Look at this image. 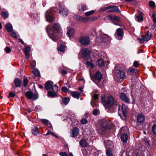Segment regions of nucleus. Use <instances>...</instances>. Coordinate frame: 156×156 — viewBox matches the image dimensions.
Masks as SVG:
<instances>
[{
	"instance_id": "4c0bfd02",
	"label": "nucleus",
	"mask_w": 156,
	"mask_h": 156,
	"mask_svg": "<svg viewBox=\"0 0 156 156\" xmlns=\"http://www.w3.org/2000/svg\"><path fill=\"white\" fill-rule=\"evenodd\" d=\"M106 153L107 156H114L111 150L109 149L106 151Z\"/></svg>"
},
{
	"instance_id": "5fc2aeb1",
	"label": "nucleus",
	"mask_w": 156,
	"mask_h": 156,
	"mask_svg": "<svg viewBox=\"0 0 156 156\" xmlns=\"http://www.w3.org/2000/svg\"><path fill=\"white\" fill-rule=\"evenodd\" d=\"M136 17L138 19L139 21H142L143 20V17L141 15H139L136 16Z\"/></svg>"
},
{
	"instance_id": "7ed1b4c3",
	"label": "nucleus",
	"mask_w": 156,
	"mask_h": 156,
	"mask_svg": "<svg viewBox=\"0 0 156 156\" xmlns=\"http://www.w3.org/2000/svg\"><path fill=\"white\" fill-rule=\"evenodd\" d=\"M54 12L53 9L47 10L45 14L46 21L49 22L53 21L54 20Z\"/></svg>"
},
{
	"instance_id": "4be33fe9",
	"label": "nucleus",
	"mask_w": 156,
	"mask_h": 156,
	"mask_svg": "<svg viewBox=\"0 0 156 156\" xmlns=\"http://www.w3.org/2000/svg\"><path fill=\"white\" fill-rule=\"evenodd\" d=\"M30 50V48L29 47L27 46L26 47L24 51V53L26 55V58L27 59H28L29 58V53Z\"/></svg>"
},
{
	"instance_id": "603ef678",
	"label": "nucleus",
	"mask_w": 156,
	"mask_h": 156,
	"mask_svg": "<svg viewBox=\"0 0 156 156\" xmlns=\"http://www.w3.org/2000/svg\"><path fill=\"white\" fill-rule=\"evenodd\" d=\"M144 143L147 145V146L149 145V141L147 140V138H145L144 140Z\"/></svg>"
},
{
	"instance_id": "412c9836",
	"label": "nucleus",
	"mask_w": 156,
	"mask_h": 156,
	"mask_svg": "<svg viewBox=\"0 0 156 156\" xmlns=\"http://www.w3.org/2000/svg\"><path fill=\"white\" fill-rule=\"evenodd\" d=\"M120 97L121 99L126 103H129L130 100L124 93H121L120 95Z\"/></svg>"
},
{
	"instance_id": "5701e85b",
	"label": "nucleus",
	"mask_w": 156,
	"mask_h": 156,
	"mask_svg": "<svg viewBox=\"0 0 156 156\" xmlns=\"http://www.w3.org/2000/svg\"><path fill=\"white\" fill-rule=\"evenodd\" d=\"M15 87H20L21 84V80L19 78H16L15 79L14 81Z\"/></svg>"
},
{
	"instance_id": "e433bc0d",
	"label": "nucleus",
	"mask_w": 156,
	"mask_h": 156,
	"mask_svg": "<svg viewBox=\"0 0 156 156\" xmlns=\"http://www.w3.org/2000/svg\"><path fill=\"white\" fill-rule=\"evenodd\" d=\"M94 12V11L91 10L85 13V15L86 16H88L93 14Z\"/></svg>"
},
{
	"instance_id": "ddd939ff",
	"label": "nucleus",
	"mask_w": 156,
	"mask_h": 156,
	"mask_svg": "<svg viewBox=\"0 0 156 156\" xmlns=\"http://www.w3.org/2000/svg\"><path fill=\"white\" fill-rule=\"evenodd\" d=\"M90 76L91 75H90ZM91 79L94 81V80H96L98 82L101 81L102 78V75L101 73L99 71L97 72L95 74L94 79L93 78L90 76Z\"/></svg>"
},
{
	"instance_id": "de8ad7c7",
	"label": "nucleus",
	"mask_w": 156,
	"mask_h": 156,
	"mask_svg": "<svg viewBox=\"0 0 156 156\" xmlns=\"http://www.w3.org/2000/svg\"><path fill=\"white\" fill-rule=\"evenodd\" d=\"M41 121L42 123L46 125L47 124V123H48V122H49L48 120L44 119H41Z\"/></svg>"
},
{
	"instance_id": "bb28decb",
	"label": "nucleus",
	"mask_w": 156,
	"mask_h": 156,
	"mask_svg": "<svg viewBox=\"0 0 156 156\" xmlns=\"http://www.w3.org/2000/svg\"><path fill=\"white\" fill-rule=\"evenodd\" d=\"M80 145L82 147H86L88 146V144L87 141L83 139H81L80 143Z\"/></svg>"
},
{
	"instance_id": "09e8293b",
	"label": "nucleus",
	"mask_w": 156,
	"mask_h": 156,
	"mask_svg": "<svg viewBox=\"0 0 156 156\" xmlns=\"http://www.w3.org/2000/svg\"><path fill=\"white\" fill-rule=\"evenodd\" d=\"M28 83V80L27 78H25L23 80L24 85L26 87L27 86Z\"/></svg>"
},
{
	"instance_id": "864d4df0",
	"label": "nucleus",
	"mask_w": 156,
	"mask_h": 156,
	"mask_svg": "<svg viewBox=\"0 0 156 156\" xmlns=\"http://www.w3.org/2000/svg\"><path fill=\"white\" fill-rule=\"evenodd\" d=\"M81 9L82 11L83 12L87 9V8L85 5H83L81 6Z\"/></svg>"
},
{
	"instance_id": "3c124183",
	"label": "nucleus",
	"mask_w": 156,
	"mask_h": 156,
	"mask_svg": "<svg viewBox=\"0 0 156 156\" xmlns=\"http://www.w3.org/2000/svg\"><path fill=\"white\" fill-rule=\"evenodd\" d=\"M59 154L61 156H68L67 154L65 152H60Z\"/></svg>"
},
{
	"instance_id": "423d86ee",
	"label": "nucleus",
	"mask_w": 156,
	"mask_h": 156,
	"mask_svg": "<svg viewBox=\"0 0 156 156\" xmlns=\"http://www.w3.org/2000/svg\"><path fill=\"white\" fill-rule=\"evenodd\" d=\"M123 35V30L122 28L117 29L115 34V38L119 40H122Z\"/></svg>"
},
{
	"instance_id": "13d9d810",
	"label": "nucleus",
	"mask_w": 156,
	"mask_h": 156,
	"mask_svg": "<svg viewBox=\"0 0 156 156\" xmlns=\"http://www.w3.org/2000/svg\"><path fill=\"white\" fill-rule=\"evenodd\" d=\"M5 51L7 53H9L11 52V50L9 47H7L5 48Z\"/></svg>"
},
{
	"instance_id": "6e6552de",
	"label": "nucleus",
	"mask_w": 156,
	"mask_h": 156,
	"mask_svg": "<svg viewBox=\"0 0 156 156\" xmlns=\"http://www.w3.org/2000/svg\"><path fill=\"white\" fill-rule=\"evenodd\" d=\"M58 87L56 85H54V88L52 90L54 92L48 91V95L50 97H55L57 96V92L58 91Z\"/></svg>"
},
{
	"instance_id": "bf43d9fd",
	"label": "nucleus",
	"mask_w": 156,
	"mask_h": 156,
	"mask_svg": "<svg viewBox=\"0 0 156 156\" xmlns=\"http://www.w3.org/2000/svg\"><path fill=\"white\" fill-rule=\"evenodd\" d=\"M15 94L12 92H10L9 94V98H13L15 97Z\"/></svg>"
},
{
	"instance_id": "aec40b11",
	"label": "nucleus",
	"mask_w": 156,
	"mask_h": 156,
	"mask_svg": "<svg viewBox=\"0 0 156 156\" xmlns=\"http://www.w3.org/2000/svg\"><path fill=\"white\" fill-rule=\"evenodd\" d=\"M53 83L51 81H48L47 82L45 85V87L47 90H50L52 89H53L54 88V85L53 86Z\"/></svg>"
},
{
	"instance_id": "79ce46f5",
	"label": "nucleus",
	"mask_w": 156,
	"mask_h": 156,
	"mask_svg": "<svg viewBox=\"0 0 156 156\" xmlns=\"http://www.w3.org/2000/svg\"><path fill=\"white\" fill-rule=\"evenodd\" d=\"M152 130L153 133L156 135V124H154L152 127Z\"/></svg>"
},
{
	"instance_id": "c756f323",
	"label": "nucleus",
	"mask_w": 156,
	"mask_h": 156,
	"mask_svg": "<svg viewBox=\"0 0 156 156\" xmlns=\"http://www.w3.org/2000/svg\"><path fill=\"white\" fill-rule=\"evenodd\" d=\"M31 131L32 134L34 135H36L38 133V128L37 127H34Z\"/></svg>"
},
{
	"instance_id": "393cba45",
	"label": "nucleus",
	"mask_w": 156,
	"mask_h": 156,
	"mask_svg": "<svg viewBox=\"0 0 156 156\" xmlns=\"http://www.w3.org/2000/svg\"><path fill=\"white\" fill-rule=\"evenodd\" d=\"M128 139V136L126 134L124 133L122 134L121 137V140L124 143L127 142Z\"/></svg>"
},
{
	"instance_id": "a19ab883",
	"label": "nucleus",
	"mask_w": 156,
	"mask_h": 156,
	"mask_svg": "<svg viewBox=\"0 0 156 156\" xmlns=\"http://www.w3.org/2000/svg\"><path fill=\"white\" fill-rule=\"evenodd\" d=\"M139 42L140 43H143L144 42H146V39L145 38V36H142L141 38H140L139 39Z\"/></svg>"
},
{
	"instance_id": "a211bd4d",
	"label": "nucleus",
	"mask_w": 156,
	"mask_h": 156,
	"mask_svg": "<svg viewBox=\"0 0 156 156\" xmlns=\"http://www.w3.org/2000/svg\"><path fill=\"white\" fill-rule=\"evenodd\" d=\"M137 119L139 122L140 123H143L145 119L144 115L142 113H139L137 116Z\"/></svg>"
},
{
	"instance_id": "9d476101",
	"label": "nucleus",
	"mask_w": 156,
	"mask_h": 156,
	"mask_svg": "<svg viewBox=\"0 0 156 156\" xmlns=\"http://www.w3.org/2000/svg\"><path fill=\"white\" fill-rule=\"evenodd\" d=\"M26 96L28 98L32 100H35L38 98V95L36 94H33L31 91H27L25 93Z\"/></svg>"
},
{
	"instance_id": "39448f33",
	"label": "nucleus",
	"mask_w": 156,
	"mask_h": 156,
	"mask_svg": "<svg viewBox=\"0 0 156 156\" xmlns=\"http://www.w3.org/2000/svg\"><path fill=\"white\" fill-rule=\"evenodd\" d=\"M82 57L85 60L89 59L90 58V51L87 48H83L81 51Z\"/></svg>"
},
{
	"instance_id": "c03bdc74",
	"label": "nucleus",
	"mask_w": 156,
	"mask_h": 156,
	"mask_svg": "<svg viewBox=\"0 0 156 156\" xmlns=\"http://www.w3.org/2000/svg\"><path fill=\"white\" fill-rule=\"evenodd\" d=\"M49 134H51L53 136H55L56 138H57V136L55 134L51 132V131L48 130L46 134V135H48Z\"/></svg>"
},
{
	"instance_id": "e2e57ef3",
	"label": "nucleus",
	"mask_w": 156,
	"mask_h": 156,
	"mask_svg": "<svg viewBox=\"0 0 156 156\" xmlns=\"http://www.w3.org/2000/svg\"><path fill=\"white\" fill-rule=\"evenodd\" d=\"M133 65L136 67H137L139 66V63L137 61H135L133 62Z\"/></svg>"
},
{
	"instance_id": "f704fd0d",
	"label": "nucleus",
	"mask_w": 156,
	"mask_h": 156,
	"mask_svg": "<svg viewBox=\"0 0 156 156\" xmlns=\"http://www.w3.org/2000/svg\"><path fill=\"white\" fill-rule=\"evenodd\" d=\"M98 65L100 67H103L104 66V63L103 59H101L98 61Z\"/></svg>"
},
{
	"instance_id": "f257e3e1",
	"label": "nucleus",
	"mask_w": 156,
	"mask_h": 156,
	"mask_svg": "<svg viewBox=\"0 0 156 156\" xmlns=\"http://www.w3.org/2000/svg\"><path fill=\"white\" fill-rule=\"evenodd\" d=\"M101 101L105 103V105L106 108L112 107L115 108L117 105L119 106L118 112L120 116H122L121 114H119L120 111L122 112V116L125 117L126 116L128 110V108L125 105H122L121 106V109H120L119 103L118 101L114 99L111 95H109L105 97H102Z\"/></svg>"
},
{
	"instance_id": "0eeeda50",
	"label": "nucleus",
	"mask_w": 156,
	"mask_h": 156,
	"mask_svg": "<svg viewBox=\"0 0 156 156\" xmlns=\"http://www.w3.org/2000/svg\"><path fill=\"white\" fill-rule=\"evenodd\" d=\"M80 41L82 45L86 46L89 44L90 42V40L88 37L83 36L80 38Z\"/></svg>"
},
{
	"instance_id": "2f4dec72",
	"label": "nucleus",
	"mask_w": 156,
	"mask_h": 156,
	"mask_svg": "<svg viewBox=\"0 0 156 156\" xmlns=\"http://www.w3.org/2000/svg\"><path fill=\"white\" fill-rule=\"evenodd\" d=\"M32 73L36 77H38L40 76V73L39 71L37 69H34L32 71Z\"/></svg>"
},
{
	"instance_id": "8fccbe9b",
	"label": "nucleus",
	"mask_w": 156,
	"mask_h": 156,
	"mask_svg": "<svg viewBox=\"0 0 156 156\" xmlns=\"http://www.w3.org/2000/svg\"><path fill=\"white\" fill-rule=\"evenodd\" d=\"M11 35L15 39L17 38V36L16 33L14 31H12L11 33Z\"/></svg>"
},
{
	"instance_id": "6e6d98bb",
	"label": "nucleus",
	"mask_w": 156,
	"mask_h": 156,
	"mask_svg": "<svg viewBox=\"0 0 156 156\" xmlns=\"http://www.w3.org/2000/svg\"><path fill=\"white\" fill-rule=\"evenodd\" d=\"M60 72L62 75L66 74L67 73V71L66 70L64 69L61 70Z\"/></svg>"
},
{
	"instance_id": "b1692460",
	"label": "nucleus",
	"mask_w": 156,
	"mask_h": 156,
	"mask_svg": "<svg viewBox=\"0 0 156 156\" xmlns=\"http://www.w3.org/2000/svg\"><path fill=\"white\" fill-rule=\"evenodd\" d=\"M5 28L8 32L9 33L12 31L13 29L12 25L9 23L6 24L5 26Z\"/></svg>"
},
{
	"instance_id": "6ab92c4d",
	"label": "nucleus",
	"mask_w": 156,
	"mask_h": 156,
	"mask_svg": "<svg viewBox=\"0 0 156 156\" xmlns=\"http://www.w3.org/2000/svg\"><path fill=\"white\" fill-rule=\"evenodd\" d=\"M75 33L74 30L70 27H68L67 28V34L70 38L73 37Z\"/></svg>"
},
{
	"instance_id": "c9c22d12",
	"label": "nucleus",
	"mask_w": 156,
	"mask_h": 156,
	"mask_svg": "<svg viewBox=\"0 0 156 156\" xmlns=\"http://www.w3.org/2000/svg\"><path fill=\"white\" fill-rule=\"evenodd\" d=\"M146 40V42L149 40L151 37V34H149V31H147L146 35L145 36Z\"/></svg>"
},
{
	"instance_id": "c85d7f7f",
	"label": "nucleus",
	"mask_w": 156,
	"mask_h": 156,
	"mask_svg": "<svg viewBox=\"0 0 156 156\" xmlns=\"http://www.w3.org/2000/svg\"><path fill=\"white\" fill-rule=\"evenodd\" d=\"M97 18L96 17H93L88 18L86 17V23H89L90 21H93L96 20Z\"/></svg>"
},
{
	"instance_id": "0e129e2a",
	"label": "nucleus",
	"mask_w": 156,
	"mask_h": 156,
	"mask_svg": "<svg viewBox=\"0 0 156 156\" xmlns=\"http://www.w3.org/2000/svg\"><path fill=\"white\" fill-rule=\"evenodd\" d=\"M40 109V107L39 105H37V106L35 108V110L36 111H39Z\"/></svg>"
},
{
	"instance_id": "f03ea898",
	"label": "nucleus",
	"mask_w": 156,
	"mask_h": 156,
	"mask_svg": "<svg viewBox=\"0 0 156 156\" xmlns=\"http://www.w3.org/2000/svg\"><path fill=\"white\" fill-rule=\"evenodd\" d=\"M49 26H47L46 29L48 32L49 37L53 41H56L58 39V35L59 31L60 29V27L59 24L55 23L54 25L52 27L51 29L48 31Z\"/></svg>"
},
{
	"instance_id": "774afa93",
	"label": "nucleus",
	"mask_w": 156,
	"mask_h": 156,
	"mask_svg": "<svg viewBox=\"0 0 156 156\" xmlns=\"http://www.w3.org/2000/svg\"><path fill=\"white\" fill-rule=\"evenodd\" d=\"M109 6H108V7H105V8L104 9V10H109Z\"/></svg>"
},
{
	"instance_id": "dca6fc26",
	"label": "nucleus",
	"mask_w": 156,
	"mask_h": 156,
	"mask_svg": "<svg viewBox=\"0 0 156 156\" xmlns=\"http://www.w3.org/2000/svg\"><path fill=\"white\" fill-rule=\"evenodd\" d=\"M100 36V40L103 42H106L110 39V37L106 34H101Z\"/></svg>"
},
{
	"instance_id": "2eb2a0df",
	"label": "nucleus",
	"mask_w": 156,
	"mask_h": 156,
	"mask_svg": "<svg viewBox=\"0 0 156 156\" xmlns=\"http://www.w3.org/2000/svg\"><path fill=\"white\" fill-rule=\"evenodd\" d=\"M74 18L78 20L82 23L86 22V17L81 16L80 15H75L73 16Z\"/></svg>"
},
{
	"instance_id": "cd10ccee",
	"label": "nucleus",
	"mask_w": 156,
	"mask_h": 156,
	"mask_svg": "<svg viewBox=\"0 0 156 156\" xmlns=\"http://www.w3.org/2000/svg\"><path fill=\"white\" fill-rule=\"evenodd\" d=\"M80 94V93L76 91L72 92L71 93V95L73 97L77 99L79 98Z\"/></svg>"
},
{
	"instance_id": "37998d69",
	"label": "nucleus",
	"mask_w": 156,
	"mask_h": 156,
	"mask_svg": "<svg viewBox=\"0 0 156 156\" xmlns=\"http://www.w3.org/2000/svg\"><path fill=\"white\" fill-rule=\"evenodd\" d=\"M149 5L151 8H154L155 6V5L154 2L152 1H150L149 2Z\"/></svg>"
},
{
	"instance_id": "4468645a",
	"label": "nucleus",
	"mask_w": 156,
	"mask_h": 156,
	"mask_svg": "<svg viewBox=\"0 0 156 156\" xmlns=\"http://www.w3.org/2000/svg\"><path fill=\"white\" fill-rule=\"evenodd\" d=\"M59 13L63 16H66L68 15V10L65 7H62L59 9Z\"/></svg>"
},
{
	"instance_id": "f3484780",
	"label": "nucleus",
	"mask_w": 156,
	"mask_h": 156,
	"mask_svg": "<svg viewBox=\"0 0 156 156\" xmlns=\"http://www.w3.org/2000/svg\"><path fill=\"white\" fill-rule=\"evenodd\" d=\"M109 9L107 11L108 12H119L120 10L119 9L118 7L114 5L109 6Z\"/></svg>"
},
{
	"instance_id": "a878e982",
	"label": "nucleus",
	"mask_w": 156,
	"mask_h": 156,
	"mask_svg": "<svg viewBox=\"0 0 156 156\" xmlns=\"http://www.w3.org/2000/svg\"><path fill=\"white\" fill-rule=\"evenodd\" d=\"M69 101V98L67 97L62 98V100L61 102V104L62 105H66L68 104Z\"/></svg>"
},
{
	"instance_id": "4d7b16f0",
	"label": "nucleus",
	"mask_w": 156,
	"mask_h": 156,
	"mask_svg": "<svg viewBox=\"0 0 156 156\" xmlns=\"http://www.w3.org/2000/svg\"><path fill=\"white\" fill-rule=\"evenodd\" d=\"M62 91H63L65 92H67L68 91V89L67 88H66L65 87H63L62 88Z\"/></svg>"
},
{
	"instance_id": "7c9ffc66",
	"label": "nucleus",
	"mask_w": 156,
	"mask_h": 156,
	"mask_svg": "<svg viewBox=\"0 0 156 156\" xmlns=\"http://www.w3.org/2000/svg\"><path fill=\"white\" fill-rule=\"evenodd\" d=\"M1 15L5 19L8 17L9 14L7 11H3L1 12Z\"/></svg>"
},
{
	"instance_id": "052dcab7",
	"label": "nucleus",
	"mask_w": 156,
	"mask_h": 156,
	"mask_svg": "<svg viewBox=\"0 0 156 156\" xmlns=\"http://www.w3.org/2000/svg\"><path fill=\"white\" fill-rule=\"evenodd\" d=\"M36 64V63L35 61V60H33L32 62V65H31L32 67V68H34L35 67Z\"/></svg>"
},
{
	"instance_id": "49530a36",
	"label": "nucleus",
	"mask_w": 156,
	"mask_h": 156,
	"mask_svg": "<svg viewBox=\"0 0 156 156\" xmlns=\"http://www.w3.org/2000/svg\"><path fill=\"white\" fill-rule=\"evenodd\" d=\"M86 64L88 66V67H90L91 69H93L94 68V65L92 63L90 62H87Z\"/></svg>"
},
{
	"instance_id": "680f3d73",
	"label": "nucleus",
	"mask_w": 156,
	"mask_h": 156,
	"mask_svg": "<svg viewBox=\"0 0 156 156\" xmlns=\"http://www.w3.org/2000/svg\"><path fill=\"white\" fill-rule=\"evenodd\" d=\"M98 111L97 109H95L93 112V114L94 115H96L98 114Z\"/></svg>"
},
{
	"instance_id": "20e7f679",
	"label": "nucleus",
	"mask_w": 156,
	"mask_h": 156,
	"mask_svg": "<svg viewBox=\"0 0 156 156\" xmlns=\"http://www.w3.org/2000/svg\"><path fill=\"white\" fill-rule=\"evenodd\" d=\"M115 79L116 77L118 79H123L125 78L126 75L125 73L122 71L120 69H119L117 66H116L115 68Z\"/></svg>"
},
{
	"instance_id": "a18cd8bd",
	"label": "nucleus",
	"mask_w": 156,
	"mask_h": 156,
	"mask_svg": "<svg viewBox=\"0 0 156 156\" xmlns=\"http://www.w3.org/2000/svg\"><path fill=\"white\" fill-rule=\"evenodd\" d=\"M81 123L83 125L87 123V120L86 119H82L80 121Z\"/></svg>"
},
{
	"instance_id": "338daca9",
	"label": "nucleus",
	"mask_w": 156,
	"mask_h": 156,
	"mask_svg": "<svg viewBox=\"0 0 156 156\" xmlns=\"http://www.w3.org/2000/svg\"><path fill=\"white\" fill-rule=\"evenodd\" d=\"M98 94H95L94 95V98L95 100H97L98 98Z\"/></svg>"
},
{
	"instance_id": "69168bd1",
	"label": "nucleus",
	"mask_w": 156,
	"mask_h": 156,
	"mask_svg": "<svg viewBox=\"0 0 156 156\" xmlns=\"http://www.w3.org/2000/svg\"><path fill=\"white\" fill-rule=\"evenodd\" d=\"M48 127L51 128L52 129V130H53L51 124L49 122H48V123H47V124L46 125Z\"/></svg>"
},
{
	"instance_id": "f8f14e48",
	"label": "nucleus",
	"mask_w": 156,
	"mask_h": 156,
	"mask_svg": "<svg viewBox=\"0 0 156 156\" xmlns=\"http://www.w3.org/2000/svg\"><path fill=\"white\" fill-rule=\"evenodd\" d=\"M100 129L104 132L105 130L108 128L107 121L105 119L102 120L100 124Z\"/></svg>"
},
{
	"instance_id": "ea45409f",
	"label": "nucleus",
	"mask_w": 156,
	"mask_h": 156,
	"mask_svg": "<svg viewBox=\"0 0 156 156\" xmlns=\"http://www.w3.org/2000/svg\"><path fill=\"white\" fill-rule=\"evenodd\" d=\"M91 104L92 106L93 107H95L97 106V102L93 100H92L91 101Z\"/></svg>"
},
{
	"instance_id": "72a5a7b5",
	"label": "nucleus",
	"mask_w": 156,
	"mask_h": 156,
	"mask_svg": "<svg viewBox=\"0 0 156 156\" xmlns=\"http://www.w3.org/2000/svg\"><path fill=\"white\" fill-rule=\"evenodd\" d=\"M58 49L59 51L64 52L65 50V45L63 44H61L59 47H58Z\"/></svg>"
},
{
	"instance_id": "473e14b6",
	"label": "nucleus",
	"mask_w": 156,
	"mask_h": 156,
	"mask_svg": "<svg viewBox=\"0 0 156 156\" xmlns=\"http://www.w3.org/2000/svg\"><path fill=\"white\" fill-rule=\"evenodd\" d=\"M128 129L126 127H123L120 129V132L121 133H127L128 132Z\"/></svg>"
},
{
	"instance_id": "58836bf2",
	"label": "nucleus",
	"mask_w": 156,
	"mask_h": 156,
	"mask_svg": "<svg viewBox=\"0 0 156 156\" xmlns=\"http://www.w3.org/2000/svg\"><path fill=\"white\" fill-rule=\"evenodd\" d=\"M135 73V70L133 68H130L128 70V73L130 75L133 74Z\"/></svg>"
},
{
	"instance_id": "9b49d317",
	"label": "nucleus",
	"mask_w": 156,
	"mask_h": 156,
	"mask_svg": "<svg viewBox=\"0 0 156 156\" xmlns=\"http://www.w3.org/2000/svg\"><path fill=\"white\" fill-rule=\"evenodd\" d=\"M79 133V129L77 127L73 128L70 131V135L72 137L77 136Z\"/></svg>"
},
{
	"instance_id": "1a4fd4ad",
	"label": "nucleus",
	"mask_w": 156,
	"mask_h": 156,
	"mask_svg": "<svg viewBox=\"0 0 156 156\" xmlns=\"http://www.w3.org/2000/svg\"><path fill=\"white\" fill-rule=\"evenodd\" d=\"M104 19L106 21L108 20H115L118 22H119L120 20V18L119 17L115 15H110L106 16L104 18Z\"/></svg>"
}]
</instances>
